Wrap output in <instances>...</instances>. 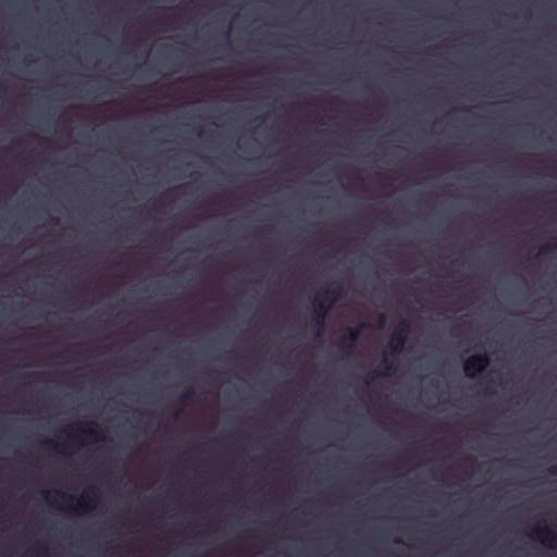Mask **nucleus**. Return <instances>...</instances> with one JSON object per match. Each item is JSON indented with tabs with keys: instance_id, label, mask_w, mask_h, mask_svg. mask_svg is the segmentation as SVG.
Here are the masks:
<instances>
[{
	"instance_id": "nucleus-1",
	"label": "nucleus",
	"mask_w": 557,
	"mask_h": 557,
	"mask_svg": "<svg viewBox=\"0 0 557 557\" xmlns=\"http://www.w3.org/2000/svg\"><path fill=\"white\" fill-rule=\"evenodd\" d=\"M410 324L406 319L400 320L396 329L392 334V339L388 344L389 354L385 356L380 367L384 368V375H391L397 370V364L394 358L398 354H400L405 347L407 335L409 333Z\"/></svg>"
},
{
	"instance_id": "nucleus-2",
	"label": "nucleus",
	"mask_w": 557,
	"mask_h": 557,
	"mask_svg": "<svg viewBox=\"0 0 557 557\" xmlns=\"http://www.w3.org/2000/svg\"><path fill=\"white\" fill-rule=\"evenodd\" d=\"M337 298L338 290L332 287L323 289L315 296L313 300L314 312L311 318V323L317 329L318 334H320L324 327V321L329 309L333 304H335Z\"/></svg>"
},
{
	"instance_id": "nucleus-3",
	"label": "nucleus",
	"mask_w": 557,
	"mask_h": 557,
	"mask_svg": "<svg viewBox=\"0 0 557 557\" xmlns=\"http://www.w3.org/2000/svg\"><path fill=\"white\" fill-rule=\"evenodd\" d=\"M490 364V357L487 354H475L468 357L463 362L465 375L469 379H475L482 373Z\"/></svg>"
},
{
	"instance_id": "nucleus-4",
	"label": "nucleus",
	"mask_w": 557,
	"mask_h": 557,
	"mask_svg": "<svg viewBox=\"0 0 557 557\" xmlns=\"http://www.w3.org/2000/svg\"><path fill=\"white\" fill-rule=\"evenodd\" d=\"M531 537L541 542L547 548L557 547V533L553 531L546 523L542 527H536L531 533Z\"/></svg>"
},
{
	"instance_id": "nucleus-5",
	"label": "nucleus",
	"mask_w": 557,
	"mask_h": 557,
	"mask_svg": "<svg viewBox=\"0 0 557 557\" xmlns=\"http://www.w3.org/2000/svg\"><path fill=\"white\" fill-rule=\"evenodd\" d=\"M54 495L60 497L62 500L67 502H74L75 500V507H73V511L75 513L79 512H89L94 507L89 506L88 500H94V498L89 497V495H83L79 497V499H75L73 496H67L64 493L61 492H54Z\"/></svg>"
},
{
	"instance_id": "nucleus-6",
	"label": "nucleus",
	"mask_w": 557,
	"mask_h": 557,
	"mask_svg": "<svg viewBox=\"0 0 557 557\" xmlns=\"http://www.w3.org/2000/svg\"><path fill=\"white\" fill-rule=\"evenodd\" d=\"M361 325L357 327H349L346 330V334L342 338V349L345 355H349L351 348L355 346L361 333Z\"/></svg>"
},
{
	"instance_id": "nucleus-7",
	"label": "nucleus",
	"mask_w": 557,
	"mask_h": 557,
	"mask_svg": "<svg viewBox=\"0 0 557 557\" xmlns=\"http://www.w3.org/2000/svg\"><path fill=\"white\" fill-rule=\"evenodd\" d=\"M77 426H83V429H81L79 431L85 436L94 437L96 441L104 440V437L102 436V431L94 422L78 423Z\"/></svg>"
},
{
	"instance_id": "nucleus-8",
	"label": "nucleus",
	"mask_w": 557,
	"mask_h": 557,
	"mask_svg": "<svg viewBox=\"0 0 557 557\" xmlns=\"http://www.w3.org/2000/svg\"><path fill=\"white\" fill-rule=\"evenodd\" d=\"M194 396H195V389L191 386H189L181 393L180 400L186 401L188 399H191Z\"/></svg>"
},
{
	"instance_id": "nucleus-9",
	"label": "nucleus",
	"mask_w": 557,
	"mask_h": 557,
	"mask_svg": "<svg viewBox=\"0 0 557 557\" xmlns=\"http://www.w3.org/2000/svg\"><path fill=\"white\" fill-rule=\"evenodd\" d=\"M554 248H557V242H556L555 244H548V245H544L543 247H541V249H540V253H541V255L548 253V252H550Z\"/></svg>"
},
{
	"instance_id": "nucleus-10",
	"label": "nucleus",
	"mask_w": 557,
	"mask_h": 557,
	"mask_svg": "<svg viewBox=\"0 0 557 557\" xmlns=\"http://www.w3.org/2000/svg\"><path fill=\"white\" fill-rule=\"evenodd\" d=\"M45 444L52 450L57 451V453H60L59 451V444L53 442V441H46Z\"/></svg>"
},
{
	"instance_id": "nucleus-11",
	"label": "nucleus",
	"mask_w": 557,
	"mask_h": 557,
	"mask_svg": "<svg viewBox=\"0 0 557 557\" xmlns=\"http://www.w3.org/2000/svg\"><path fill=\"white\" fill-rule=\"evenodd\" d=\"M548 473H549V474H552V475H557V465L552 466V467L548 469Z\"/></svg>"
},
{
	"instance_id": "nucleus-12",
	"label": "nucleus",
	"mask_w": 557,
	"mask_h": 557,
	"mask_svg": "<svg viewBox=\"0 0 557 557\" xmlns=\"http://www.w3.org/2000/svg\"><path fill=\"white\" fill-rule=\"evenodd\" d=\"M66 436L69 440L76 437L74 434L70 433L69 431H66Z\"/></svg>"
},
{
	"instance_id": "nucleus-13",
	"label": "nucleus",
	"mask_w": 557,
	"mask_h": 557,
	"mask_svg": "<svg viewBox=\"0 0 557 557\" xmlns=\"http://www.w3.org/2000/svg\"><path fill=\"white\" fill-rule=\"evenodd\" d=\"M42 495H44V497H45V498H47V499H48V498L50 497V492L45 491V492L42 493Z\"/></svg>"
},
{
	"instance_id": "nucleus-14",
	"label": "nucleus",
	"mask_w": 557,
	"mask_h": 557,
	"mask_svg": "<svg viewBox=\"0 0 557 557\" xmlns=\"http://www.w3.org/2000/svg\"><path fill=\"white\" fill-rule=\"evenodd\" d=\"M384 322H385V315L381 314L380 315V323L383 324Z\"/></svg>"
}]
</instances>
